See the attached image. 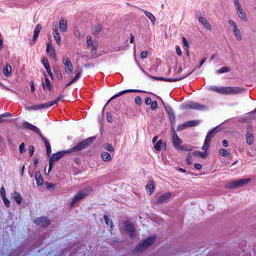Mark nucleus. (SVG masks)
Wrapping results in <instances>:
<instances>
[{
    "label": "nucleus",
    "instance_id": "nucleus-49",
    "mask_svg": "<svg viewBox=\"0 0 256 256\" xmlns=\"http://www.w3.org/2000/svg\"><path fill=\"white\" fill-rule=\"evenodd\" d=\"M38 34H34L33 39L30 42L31 44H33L35 42L36 40V39L38 38Z\"/></svg>",
    "mask_w": 256,
    "mask_h": 256
},
{
    "label": "nucleus",
    "instance_id": "nucleus-8",
    "mask_svg": "<svg viewBox=\"0 0 256 256\" xmlns=\"http://www.w3.org/2000/svg\"><path fill=\"white\" fill-rule=\"evenodd\" d=\"M34 223L40 227L46 228L50 224V220L46 217L37 218L34 220Z\"/></svg>",
    "mask_w": 256,
    "mask_h": 256
},
{
    "label": "nucleus",
    "instance_id": "nucleus-39",
    "mask_svg": "<svg viewBox=\"0 0 256 256\" xmlns=\"http://www.w3.org/2000/svg\"><path fill=\"white\" fill-rule=\"evenodd\" d=\"M42 63L46 68V69L50 68L48 61V59L46 58H43L42 59Z\"/></svg>",
    "mask_w": 256,
    "mask_h": 256
},
{
    "label": "nucleus",
    "instance_id": "nucleus-59",
    "mask_svg": "<svg viewBox=\"0 0 256 256\" xmlns=\"http://www.w3.org/2000/svg\"><path fill=\"white\" fill-rule=\"evenodd\" d=\"M74 34L76 36H80V32L78 30H76L74 32Z\"/></svg>",
    "mask_w": 256,
    "mask_h": 256
},
{
    "label": "nucleus",
    "instance_id": "nucleus-16",
    "mask_svg": "<svg viewBox=\"0 0 256 256\" xmlns=\"http://www.w3.org/2000/svg\"><path fill=\"white\" fill-rule=\"evenodd\" d=\"M198 121H190L185 122L184 124L180 125L178 128V130H181L187 127L194 126L198 124Z\"/></svg>",
    "mask_w": 256,
    "mask_h": 256
},
{
    "label": "nucleus",
    "instance_id": "nucleus-21",
    "mask_svg": "<svg viewBox=\"0 0 256 256\" xmlns=\"http://www.w3.org/2000/svg\"><path fill=\"white\" fill-rule=\"evenodd\" d=\"M238 11V14L239 17L244 22H246L248 20V17L245 12L243 10L242 8L241 7H238V8H236Z\"/></svg>",
    "mask_w": 256,
    "mask_h": 256
},
{
    "label": "nucleus",
    "instance_id": "nucleus-32",
    "mask_svg": "<svg viewBox=\"0 0 256 256\" xmlns=\"http://www.w3.org/2000/svg\"><path fill=\"white\" fill-rule=\"evenodd\" d=\"M86 42H87V44H88V46H92L94 49V51L96 50V42H94V43H93L92 41V38L90 36H88L86 38Z\"/></svg>",
    "mask_w": 256,
    "mask_h": 256
},
{
    "label": "nucleus",
    "instance_id": "nucleus-63",
    "mask_svg": "<svg viewBox=\"0 0 256 256\" xmlns=\"http://www.w3.org/2000/svg\"><path fill=\"white\" fill-rule=\"evenodd\" d=\"M134 36H132L130 40V43H132L134 42Z\"/></svg>",
    "mask_w": 256,
    "mask_h": 256
},
{
    "label": "nucleus",
    "instance_id": "nucleus-28",
    "mask_svg": "<svg viewBox=\"0 0 256 256\" xmlns=\"http://www.w3.org/2000/svg\"><path fill=\"white\" fill-rule=\"evenodd\" d=\"M141 90H126L122 92H120L118 94H116L114 95V96H112L108 102L111 100H112L116 98V97H118L119 96H122V94L127 93V92H141Z\"/></svg>",
    "mask_w": 256,
    "mask_h": 256
},
{
    "label": "nucleus",
    "instance_id": "nucleus-10",
    "mask_svg": "<svg viewBox=\"0 0 256 256\" xmlns=\"http://www.w3.org/2000/svg\"><path fill=\"white\" fill-rule=\"evenodd\" d=\"M62 63L64 65V72L68 74H70L73 70V66L70 59L67 57H64Z\"/></svg>",
    "mask_w": 256,
    "mask_h": 256
},
{
    "label": "nucleus",
    "instance_id": "nucleus-55",
    "mask_svg": "<svg viewBox=\"0 0 256 256\" xmlns=\"http://www.w3.org/2000/svg\"><path fill=\"white\" fill-rule=\"evenodd\" d=\"M176 52L178 56H180L182 55V52L180 47L176 48Z\"/></svg>",
    "mask_w": 256,
    "mask_h": 256
},
{
    "label": "nucleus",
    "instance_id": "nucleus-2",
    "mask_svg": "<svg viewBox=\"0 0 256 256\" xmlns=\"http://www.w3.org/2000/svg\"><path fill=\"white\" fill-rule=\"evenodd\" d=\"M70 154V150H68L54 154L51 156L50 159L49 168L48 170V172H50L52 170L53 164L56 162L60 160L64 155Z\"/></svg>",
    "mask_w": 256,
    "mask_h": 256
},
{
    "label": "nucleus",
    "instance_id": "nucleus-52",
    "mask_svg": "<svg viewBox=\"0 0 256 256\" xmlns=\"http://www.w3.org/2000/svg\"><path fill=\"white\" fill-rule=\"evenodd\" d=\"M182 41H183V43H184V44L185 46L188 48L189 46V44H188V42L186 40V38H182Z\"/></svg>",
    "mask_w": 256,
    "mask_h": 256
},
{
    "label": "nucleus",
    "instance_id": "nucleus-38",
    "mask_svg": "<svg viewBox=\"0 0 256 256\" xmlns=\"http://www.w3.org/2000/svg\"><path fill=\"white\" fill-rule=\"evenodd\" d=\"M80 74V72H78L76 74V75L74 76V78L68 84V86L74 82L76 80L79 78Z\"/></svg>",
    "mask_w": 256,
    "mask_h": 256
},
{
    "label": "nucleus",
    "instance_id": "nucleus-35",
    "mask_svg": "<svg viewBox=\"0 0 256 256\" xmlns=\"http://www.w3.org/2000/svg\"><path fill=\"white\" fill-rule=\"evenodd\" d=\"M46 148V154L48 156H50L51 153V148L50 143L46 140H44Z\"/></svg>",
    "mask_w": 256,
    "mask_h": 256
},
{
    "label": "nucleus",
    "instance_id": "nucleus-47",
    "mask_svg": "<svg viewBox=\"0 0 256 256\" xmlns=\"http://www.w3.org/2000/svg\"><path fill=\"white\" fill-rule=\"evenodd\" d=\"M151 108L152 110H154L157 108V103L156 102L154 101L152 102H151Z\"/></svg>",
    "mask_w": 256,
    "mask_h": 256
},
{
    "label": "nucleus",
    "instance_id": "nucleus-57",
    "mask_svg": "<svg viewBox=\"0 0 256 256\" xmlns=\"http://www.w3.org/2000/svg\"><path fill=\"white\" fill-rule=\"evenodd\" d=\"M194 167L197 170H200L202 168V165L199 164H194Z\"/></svg>",
    "mask_w": 256,
    "mask_h": 256
},
{
    "label": "nucleus",
    "instance_id": "nucleus-41",
    "mask_svg": "<svg viewBox=\"0 0 256 256\" xmlns=\"http://www.w3.org/2000/svg\"><path fill=\"white\" fill-rule=\"evenodd\" d=\"M54 72L57 74V77L58 79H62V75L61 71L58 68L57 70H54Z\"/></svg>",
    "mask_w": 256,
    "mask_h": 256
},
{
    "label": "nucleus",
    "instance_id": "nucleus-56",
    "mask_svg": "<svg viewBox=\"0 0 256 256\" xmlns=\"http://www.w3.org/2000/svg\"><path fill=\"white\" fill-rule=\"evenodd\" d=\"M234 4H236V8H238V7H241L240 4L238 0H234Z\"/></svg>",
    "mask_w": 256,
    "mask_h": 256
},
{
    "label": "nucleus",
    "instance_id": "nucleus-23",
    "mask_svg": "<svg viewBox=\"0 0 256 256\" xmlns=\"http://www.w3.org/2000/svg\"><path fill=\"white\" fill-rule=\"evenodd\" d=\"M42 86L44 89L50 92L52 90V86L51 83L46 76H45L44 82H43Z\"/></svg>",
    "mask_w": 256,
    "mask_h": 256
},
{
    "label": "nucleus",
    "instance_id": "nucleus-13",
    "mask_svg": "<svg viewBox=\"0 0 256 256\" xmlns=\"http://www.w3.org/2000/svg\"><path fill=\"white\" fill-rule=\"evenodd\" d=\"M215 133V130H212L209 132L207 134L204 144L202 147V150H208L209 148V145L211 138H212L213 134Z\"/></svg>",
    "mask_w": 256,
    "mask_h": 256
},
{
    "label": "nucleus",
    "instance_id": "nucleus-61",
    "mask_svg": "<svg viewBox=\"0 0 256 256\" xmlns=\"http://www.w3.org/2000/svg\"><path fill=\"white\" fill-rule=\"evenodd\" d=\"M157 140H158V136H155L153 138V139H152V142H156Z\"/></svg>",
    "mask_w": 256,
    "mask_h": 256
},
{
    "label": "nucleus",
    "instance_id": "nucleus-3",
    "mask_svg": "<svg viewBox=\"0 0 256 256\" xmlns=\"http://www.w3.org/2000/svg\"><path fill=\"white\" fill-rule=\"evenodd\" d=\"M214 90L224 94H230L233 95L240 93L242 90L235 87H223L216 88Z\"/></svg>",
    "mask_w": 256,
    "mask_h": 256
},
{
    "label": "nucleus",
    "instance_id": "nucleus-51",
    "mask_svg": "<svg viewBox=\"0 0 256 256\" xmlns=\"http://www.w3.org/2000/svg\"><path fill=\"white\" fill-rule=\"evenodd\" d=\"M148 52L147 51H144V52H142L141 53H140V57L141 58H145L147 56H148Z\"/></svg>",
    "mask_w": 256,
    "mask_h": 256
},
{
    "label": "nucleus",
    "instance_id": "nucleus-20",
    "mask_svg": "<svg viewBox=\"0 0 256 256\" xmlns=\"http://www.w3.org/2000/svg\"><path fill=\"white\" fill-rule=\"evenodd\" d=\"M46 52L48 53L49 56L54 58H56V54L55 50L52 45L50 44H48L46 48Z\"/></svg>",
    "mask_w": 256,
    "mask_h": 256
},
{
    "label": "nucleus",
    "instance_id": "nucleus-60",
    "mask_svg": "<svg viewBox=\"0 0 256 256\" xmlns=\"http://www.w3.org/2000/svg\"><path fill=\"white\" fill-rule=\"evenodd\" d=\"M34 164H38V158H34Z\"/></svg>",
    "mask_w": 256,
    "mask_h": 256
},
{
    "label": "nucleus",
    "instance_id": "nucleus-29",
    "mask_svg": "<svg viewBox=\"0 0 256 256\" xmlns=\"http://www.w3.org/2000/svg\"><path fill=\"white\" fill-rule=\"evenodd\" d=\"M4 74L7 77L9 76L12 73V68L10 64H6L3 70Z\"/></svg>",
    "mask_w": 256,
    "mask_h": 256
},
{
    "label": "nucleus",
    "instance_id": "nucleus-50",
    "mask_svg": "<svg viewBox=\"0 0 256 256\" xmlns=\"http://www.w3.org/2000/svg\"><path fill=\"white\" fill-rule=\"evenodd\" d=\"M24 152V143H22L20 146V153H23Z\"/></svg>",
    "mask_w": 256,
    "mask_h": 256
},
{
    "label": "nucleus",
    "instance_id": "nucleus-53",
    "mask_svg": "<svg viewBox=\"0 0 256 256\" xmlns=\"http://www.w3.org/2000/svg\"><path fill=\"white\" fill-rule=\"evenodd\" d=\"M28 152L30 154V156H32L33 154V152H34V148L33 146H30L29 147Z\"/></svg>",
    "mask_w": 256,
    "mask_h": 256
},
{
    "label": "nucleus",
    "instance_id": "nucleus-1",
    "mask_svg": "<svg viewBox=\"0 0 256 256\" xmlns=\"http://www.w3.org/2000/svg\"><path fill=\"white\" fill-rule=\"evenodd\" d=\"M156 239V236H151L144 238L135 246L133 250V252L137 254L144 251L154 243Z\"/></svg>",
    "mask_w": 256,
    "mask_h": 256
},
{
    "label": "nucleus",
    "instance_id": "nucleus-15",
    "mask_svg": "<svg viewBox=\"0 0 256 256\" xmlns=\"http://www.w3.org/2000/svg\"><path fill=\"white\" fill-rule=\"evenodd\" d=\"M154 148L156 151H160L161 150H164L166 148V144L162 140H159L154 146Z\"/></svg>",
    "mask_w": 256,
    "mask_h": 256
},
{
    "label": "nucleus",
    "instance_id": "nucleus-14",
    "mask_svg": "<svg viewBox=\"0 0 256 256\" xmlns=\"http://www.w3.org/2000/svg\"><path fill=\"white\" fill-rule=\"evenodd\" d=\"M155 183L154 180H150L146 183V189L147 191L148 194L151 196L155 190Z\"/></svg>",
    "mask_w": 256,
    "mask_h": 256
},
{
    "label": "nucleus",
    "instance_id": "nucleus-6",
    "mask_svg": "<svg viewBox=\"0 0 256 256\" xmlns=\"http://www.w3.org/2000/svg\"><path fill=\"white\" fill-rule=\"evenodd\" d=\"M172 142L174 147L178 150L188 151V150L187 148L184 147L180 144L182 143V140L178 138L176 134V131L172 130Z\"/></svg>",
    "mask_w": 256,
    "mask_h": 256
},
{
    "label": "nucleus",
    "instance_id": "nucleus-7",
    "mask_svg": "<svg viewBox=\"0 0 256 256\" xmlns=\"http://www.w3.org/2000/svg\"><path fill=\"white\" fill-rule=\"evenodd\" d=\"M94 140V137L90 138L86 140L82 141V142L74 146L72 149L68 150H70V154L72 152H77L81 150L88 146L90 144H92V141Z\"/></svg>",
    "mask_w": 256,
    "mask_h": 256
},
{
    "label": "nucleus",
    "instance_id": "nucleus-64",
    "mask_svg": "<svg viewBox=\"0 0 256 256\" xmlns=\"http://www.w3.org/2000/svg\"><path fill=\"white\" fill-rule=\"evenodd\" d=\"M44 172L45 174H46V175H48L49 174V172H48V170H46V168H45L44 170Z\"/></svg>",
    "mask_w": 256,
    "mask_h": 256
},
{
    "label": "nucleus",
    "instance_id": "nucleus-19",
    "mask_svg": "<svg viewBox=\"0 0 256 256\" xmlns=\"http://www.w3.org/2000/svg\"><path fill=\"white\" fill-rule=\"evenodd\" d=\"M59 30L62 32H66L68 29L67 22L64 19L62 18L59 22Z\"/></svg>",
    "mask_w": 256,
    "mask_h": 256
},
{
    "label": "nucleus",
    "instance_id": "nucleus-25",
    "mask_svg": "<svg viewBox=\"0 0 256 256\" xmlns=\"http://www.w3.org/2000/svg\"><path fill=\"white\" fill-rule=\"evenodd\" d=\"M246 144L249 145L252 144L254 140L252 133L250 130L248 131L246 134Z\"/></svg>",
    "mask_w": 256,
    "mask_h": 256
},
{
    "label": "nucleus",
    "instance_id": "nucleus-18",
    "mask_svg": "<svg viewBox=\"0 0 256 256\" xmlns=\"http://www.w3.org/2000/svg\"><path fill=\"white\" fill-rule=\"evenodd\" d=\"M12 196L18 204H22V198L19 192H14L12 194Z\"/></svg>",
    "mask_w": 256,
    "mask_h": 256
},
{
    "label": "nucleus",
    "instance_id": "nucleus-9",
    "mask_svg": "<svg viewBox=\"0 0 256 256\" xmlns=\"http://www.w3.org/2000/svg\"><path fill=\"white\" fill-rule=\"evenodd\" d=\"M172 194L171 192H166L163 194L158 198L156 203L158 204H163L168 202L172 196Z\"/></svg>",
    "mask_w": 256,
    "mask_h": 256
},
{
    "label": "nucleus",
    "instance_id": "nucleus-43",
    "mask_svg": "<svg viewBox=\"0 0 256 256\" xmlns=\"http://www.w3.org/2000/svg\"><path fill=\"white\" fill-rule=\"evenodd\" d=\"M0 194L2 198L6 196V190L4 187L1 188L0 190Z\"/></svg>",
    "mask_w": 256,
    "mask_h": 256
},
{
    "label": "nucleus",
    "instance_id": "nucleus-31",
    "mask_svg": "<svg viewBox=\"0 0 256 256\" xmlns=\"http://www.w3.org/2000/svg\"><path fill=\"white\" fill-rule=\"evenodd\" d=\"M104 219L106 224L109 226L111 228H112L114 226L112 220L106 215H104Z\"/></svg>",
    "mask_w": 256,
    "mask_h": 256
},
{
    "label": "nucleus",
    "instance_id": "nucleus-17",
    "mask_svg": "<svg viewBox=\"0 0 256 256\" xmlns=\"http://www.w3.org/2000/svg\"><path fill=\"white\" fill-rule=\"evenodd\" d=\"M53 36L56 40L57 44L58 46H60L61 44V38L60 34L58 30V26L56 25L54 28H53Z\"/></svg>",
    "mask_w": 256,
    "mask_h": 256
},
{
    "label": "nucleus",
    "instance_id": "nucleus-37",
    "mask_svg": "<svg viewBox=\"0 0 256 256\" xmlns=\"http://www.w3.org/2000/svg\"><path fill=\"white\" fill-rule=\"evenodd\" d=\"M104 148L108 152H112L114 151V148L112 146L109 144H106L104 146Z\"/></svg>",
    "mask_w": 256,
    "mask_h": 256
},
{
    "label": "nucleus",
    "instance_id": "nucleus-11",
    "mask_svg": "<svg viewBox=\"0 0 256 256\" xmlns=\"http://www.w3.org/2000/svg\"><path fill=\"white\" fill-rule=\"evenodd\" d=\"M87 195V193L84 191H80L78 192L72 198L71 203L70 206L72 207L74 205L78 202V201L82 200Z\"/></svg>",
    "mask_w": 256,
    "mask_h": 256
},
{
    "label": "nucleus",
    "instance_id": "nucleus-26",
    "mask_svg": "<svg viewBox=\"0 0 256 256\" xmlns=\"http://www.w3.org/2000/svg\"><path fill=\"white\" fill-rule=\"evenodd\" d=\"M47 107L46 104H41L37 106H29L26 108L27 110H37Z\"/></svg>",
    "mask_w": 256,
    "mask_h": 256
},
{
    "label": "nucleus",
    "instance_id": "nucleus-24",
    "mask_svg": "<svg viewBox=\"0 0 256 256\" xmlns=\"http://www.w3.org/2000/svg\"><path fill=\"white\" fill-rule=\"evenodd\" d=\"M198 21L204 26L206 28L209 30H211V25L205 18L203 17H200L198 18Z\"/></svg>",
    "mask_w": 256,
    "mask_h": 256
},
{
    "label": "nucleus",
    "instance_id": "nucleus-54",
    "mask_svg": "<svg viewBox=\"0 0 256 256\" xmlns=\"http://www.w3.org/2000/svg\"><path fill=\"white\" fill-rule=\"evenodd\" d=\"M152 102L151 100L149 97H146L145 99V103L148 105Z\"/></svg>",
    "mask_w": 256,
    "mask_h": 256
},
{
    "label": "nucleus",
    "instance_id": "nucleus-42",
    "mask_svg": "<svg viewBox=\"0 0 256 256\" xmlns=\"http://www.w3.org/2000/svg\"><path fill=\"white\" fill-rule=\"evenodd\" d=\"M158 80H166V81H167V82H176V81H178V80H181V78H180V79H164V78H158Z\"/></svg>",
    "mask_w": 256,
    "mask_h": 256
},
{
    "label": "nucleus",
    "instance_id": "nucleus-40",
    "mask_svg": "<svg viewBox=\"0 0 256 256\" xmlns=\"http://www.w3.org/2000/svg\"><path fill=\"white\" fill-rule=\"evenodd\" d=\"M2 199L3 200L4 203V205L7 207L8 208L10 206V200L6 198V196L2 198Z\"/></svg>",
    "mask_w": 256,
    "mask_h": 256
},
{
    "label": "nucleus",
    "instance_id": "nucleus-45",
    "mask_svg": "<svg viewBox=\"0 0 256 256\" xmlns=\"http://www.w3.org/2000/svg\"><path fill=\"white\" fill-rule=\"evenodd\" d=\"M41 28L42 27L40 25H37L35 28L34 34H38Z\"/></svg>",
    "mask_w": 256,
    "mask_h": 256
},
{
    "label": "nucleus",
    "instance_id": "nucleus-34",
    "mask_svg": "<svg viewBox=\"0 0 256 256\" xmlns=\"http://www.w3.org/2000/svg\"><path fill=\"white\" fill-rule=\"evenodd\" d=\"M62 98V96H59L53 102H49L46 104L47 107L52 106L56 104Z\"/></svg>",
    "mask_w": 256,
    "mask_h": 256
},
{
    "label": "nucleus",
    "instance_id": "nucleus-48",
    "mask_svg": "<svg viewBox=\"0 0 256 256\" xmlns=\"http://www.w3.org/2000/svg\"><path fill=\"white\" fill-rule=\"evenodd\" d=\"M142 100L140 97L136 96L135 98V102L138 105L142 104Z\"/></svg>",
    "mask_w": 256,
    "mask_h": 256
},
{
    "label": "nucleus",
    "instance_id": "nucleus-12",
    "mask_svg": "<svg viewBox=\"0 0 256 256\" xmlns=\"http://www.w3.org/2000/svg\"><path fill=\"white\" fill-rule=\"evenodd\" d=\"M231 30L234 33V36L238 40H240L242 38L240 32L237 27L236 23L232 20H230L228 22Z\"/></svg>",
    "mask_w": 256,
    "mask_h": 256
},
{
    "label": "nucleus",
    "instance_id": "nucleus-46",
    "mask_svg": "<svg viewBox=\"0 0 256 256\" xmlns=\"http://www.w3.org/2000/svg\"><path fill=\"white\" fill-rule=\"evenodd\" d=\"M46 72H47L48 76L50 78L53 80L54 79V76H53L52 73V72L51 71L50 68H48L46 69Z\"/></svg>",
    "mask_w": 256,
    "mask_h": 256
},
{
    "label": "nucleus",
    "instance_id": "nucleus-22",
    "mask_svg": "<svg viewBox=\"0 0 256 256\" xmlns=\"http://www.w3.org/2000/svg\"><path fill=\"white\" fill-rule=\"evenodd\" d=\"M34 178L36 182V184L38 186H42L43 185L44 180L40 171H37L36 172Z\"/></svg>",
    "mask_w": 256,
    "mask_h": 256
},
{
    "label": "nucleus",
    "instance_id": "nucleus-5",
    "mask_svg": "<svg viewBox=\"0 0 256 256\" xmlns=\"http://www.w3.org/2000/svg\"><path fill=\"white\" fill-rule=\"evenodd\" d=\"M251 181V178H248L242 180H238L228 182L226 187L228 188H236L246 184Z\"/></svg>",
    "mask_w": 256,
    "mask_h": 256
},
{
    "label": "nucleus",
    "instance_id": "nucleus-27",
    "mask_svg": "<svg viewBox=\"0 0 256 256\" xmlns=\"http://www.w3.org/2000/svg\"><path fill=\"white\" fill-rule=\"evenodd\" d=\"M203 152H200L199 151H196L193 152V155L196 156H199L201 158H204L208 155V152H207L208 150H203Z\"/></svg>",
    "mask_w": 256,
    "mask_h": 256
},
{
    "label": "nucleus",
    "instance_id": "nucleus-4",
    "mask_svg": "<svg viewBox=\"0 0 256 256\" xmlns=\"http://www.w3.org/2000/svg\"><path fill=\"white\" fill-rule=\"evenodd\" d=\"M124 231L128 235L130 238L133 239L136 237V228L134 224L129 220H126L124 222Z\"/></svg>",
    "mask_w": 256,
    "mask_h": 256
},
{
    "label": "nucleus",
    "instance_id": "nucleus-58",
    "mask_svg": "<svg viewBox=\"0 0 256 256\" xmlns=\"http://www.w3.org/2000/svg\"><path fill=\"white\" fill-rule=\"evenodd\" d=\"M222 143L224 146L227 147L228 146V142L226 140H224Z\"/></svg>",
    "mask_w": 256,
    "mask_h": 256
},
{
    "label": "nucleus",
    "instance_id": "nucleus-62",
    "mask_svg": "<svg viewBox=\"0 0 256 256\" xmlns=\"http://www.w3.org/2000/svg\"><path fill=\"white\" fill-rule=\"evenodd\" d=\"M31 90L32 92H34V84H32V85H31Z\"/></svg>",
    "mask_w": 256,
    "mask_h": 256
},
{
    "label": "nucleus",
    "instance_id": "nucleus-44",
    "mask_svg": "<svg viewBox=\"0 0 256 256\" xmlns=\"http://www.w3.org/2000/svg\"><path fill=\"white\" fill-rule=\"evenodd\" d=\"M146 16L152 20L154 21L155 20L154 16L150 12H146Z\"/></svg>",
    "mask_w": 256,
    "mask_h": 256
},
{
    "label": "nucleus",
    "instance_id": "nucleus-36",
    "mask_svg": "<svg viewBox=\"0 0 256 256\" xmlns=\"http://www.w3.org/2000/svg\"><path fill=\"white\" fill-rule=\"evenodd\" d=\"M26 128H27L31 130H32L34 131H35L36 132H39V130L35 126H34L30 124H26Z\"/></svg>",
    "mask_w": 256,
    "mask_h": 256
},
{
    "label": "nucleus",
    "instance_id": "nucleus-33",
    "mask_svg": "<svg viewBox=\"0 0 256 256\" xmlns=\"http://www.w3.org/2000/svg\"><path fill=\"white\" fill-rule=\"evenodd\" d=\"M219 154L222 156L228 157L230 156V153L226 150L224 148L220 150Z\"/></svg>",
    "mask_w": 256,
    "mask_h": 256
},
{
    "label": "nucleus",
    "instance_id": "nucleus-30",
    "mask_svg": "<svg viewBox=\"0 0 256 256\" xmlns=\"http://www.w3.org/2000/svg\"><path fill=\"white\" fill-rule=\"evenodd\" d=\"M101 157L102 160L106 162H110L112 159L110 155L107 152H102L101 154Z\"/></svg>",
    "mask_w": 256,
    "mask_h": 256
}]
</instances>
